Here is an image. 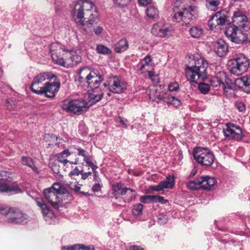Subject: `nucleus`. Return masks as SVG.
I'll list each match as a JSON object with an SVG mask.
<instances>
[{
  "label": "nucleus",
  "instance_id": "33",
  "mask_svg": "<svg viewBox=\"0 0 250 250\" xmlns=\"http://www.w3.org/2000/svg\"><path fill=\"white\" fill-rule=\"evenodd\" d=\"M155 96L159 99L163 100L164 102L169 104H170L172 98L173 97L168 92H162V93L159 92L158 94L157 93Z\"/></svg>",
  "mask_w": 250,
  "mask_h": 250
},
{
  "label": "nucleus",
  "instance_id": "10",
  "mask_svg": "<svg viewBox=\"0 0 250 250\" xmlns=\"http://www.w3.org/2000/svg\"><path fill=\"white\" fill-rule=\"evenodd\" d=\"M240 26L228 27L225 33L227 38L232 42L237 44H241L246 41L248 38L246 34L242 30Z\"/></svg>",
  "mask_w": 250,
  "mask_h": 250
},
{
  "label": "nucleus",
  "instance_id": "41",
  "mask_svg": "<svg viewBox=\"0 0 250 250\" xmlns=\"http://www.w3.org/2000/svg\"><path fill=\"white\" fill-rule=\"evenodd\" d=\"M235 106L239 112H242L246 110V105L242 102H236Z\"/></svg>",
  "mask_w": 250,
  "mask_h": 250
},
{
  "label": "nucleus",
  "instance_id": "58",
  "mask_svg": "<svg viewBox=\"0 0 250 250\" xmlns=\"http://www.w3.org/2000/svg\"><path fill=\"white\" fill-rule=\"evenodd\" d=\"M84 161L86 162V164L88 166L90 167L91 164L93 163L90 160V156H87L86 157L84 158Z\"/></svg>",
  "mask_w": 250,
  "mask_h": 250
},
{
  "label": "nucleus",
  "instance_id": "22",
  "mask_svg": "<svg viewBox=\"0 0 250 250\" xmlns=\"http://www.w3.org/2000/svg\"><path fill=\"white\" fill-rule=\"evenodd\" d=\"M1 192L14 194L22 192V190L17 185H8L2 182H0V193Z\"/></svg>",
  "mask_w": 250,
  "mask_h": 250
},
{
  "label": "nucleus",
  "instance_id": "43",
  "mask_svg": "<svg viewBox=\"0 0 250 250\" xmlns=\"http://www.w3.org/2000/svg\"><path fill=\"white\" fill-rule=\"evenodd\" d=\"M179 88V85L178 83L174 82L170 83L168 85V90L170 92H174L177 91Z\"/></svg>",
  "mask_w": 250,
  "mask_h": 250
},
{
  "label": "nucleus",
  "instance_id": "16",
  "mask_svg": "<svg viewBox=\"0 0 250 250\" xmlns=\"http://www.w3.org/2000/svg\"><path fill=\"white\" fill-rule=\"evenodd\" d=\"M126 89V85L116 76L109 78V91L115 94L123 93Z\"/></svg>",
  "mask_w": 250,
  "mask_h": 250
},
{
  "label": "nucleus",
  "instance_id": "15",
  "mask_svg": "<svg viewBox=\"0 0 250 250\" xmlns=\"http://www.w3.org/2000/svg\"><path fill=\"white\" fill-rule=\"evenodd\" d=\"M226 126V128L223 130V133L226 139L239 141L244 137L241 128L236 125L227 123Z\"/></svg>",
  "mask_w": 250,
  "mask_h": 250
},
{
  "label": "nucleus",
  "instance_id": "63",
  "mask_svg": "<svg viewBox=\"0 0 250 250\" xmlns=\"http://www.w3.org/2000/svg\"><path fill=\"white\" fill-rule=\"evenodd\" d=\"M94 174H95V177L94 178V181H95L97 183H102L101 179L98 176V175L96 174V173H95Z\"/></svg>",
  "mask_w": 250,
  "mask_h": 250
},
{
  "label": "nucleus",
  "instance_id": "51",
  "mask_svg": "<svg viewBox=\"0 0 250 250\" xmlns=\"http://www.w3.org/2000/svg\"><path fill=\"white\" fill-rule=\"evenodd\" d=\"M93 31L96 35H100L102 33L103 28L100 26H98L93 29Z\"/></svg>",
  "mask_w": 250,
  "mask_h": 250
},
{
  "label": "nucleus",
  "instance_id": "6",
  "mask_svg": "<svg viewBox=\"0 0 250 250\" xmlns=\"http://www.w3.org/2000/svg\"><path fill=\"white\" fill-rule=\"evenodd\" d=\"M175 14L173 17L174 21L180 22L183 21L187 26L190 22H193L198 15L197 8L195 6H189L188 7H182L178 11L174 10Z\"/></svg>",
  "mask_w": 250,
  "mask_h": 250
},
{
  "label": "nucleus",
  "instance_id": "53",
  "mask_svg": "<svg viewBox=\"0 0 250 250\" xmlns=\"http://www.w3.org/2000/svg\"><path fill=\"white\" fill-rule=\"evenodd\" d=\"M160 198V196H155V195H150V202H155L157 203L159 202V199Z\"/></svg>",
  "mask_w": 250,
  "mask_h": 250
},
{
  "label": "nucleus",
  "instance_id": "2",
  "mask_svg": "<svg viewBox=\"0 0 250 250\" xmlns=\"http://www.w3.org/2000/svg\"><path fill=\"white\" fill-rule=\"evenodd\" d=\"M73 18L86 33L92 32V25L98 20V14L92 2L89 0L79 1L75 5Z\"/></svg>",
  "mask_w": 250,
  "mask_h": 250
},
{
  "label": "nucleus",
  "instance_id": "49",
  "mask_svg": "<svg viewBox=\"0 0 250 250\" xmlns=\"http://www.w3.org/2000/svg\"><path fill=\"white\" fill-rule=\"evenodd\" d=\"M76 149L78 151V155L82 156L84 158L85 157H86L87 156H88L87 155H86V151H85V150H84L80 147L76 148Z\"/></svg>",
  "mask_w": 250,
  "mask_h": 250
},
{
  "label": "nucleus",
  "instance_id": "44",
  "mask_svg": "<svg viewBox=\"0 0 250 250\" xmlns=\"http://www.w3.org/2000/svg\"><path fill=\"white\" fill-rule=\"evenodd\" d=\"M50 167L55 173L58 174L60 172V167L57 162L55 161L53 163H51Z\"/></svg>",
  "mask_w": 250,
  "mask_h": 250
},
{
  "label": "nucleus",
  "instance_id": "17",
  "mask_svg": "<svg viewBox=\"0 0 250 250\" xmlns=\"http://www.w3.org/2000/svg\"><path fill=\"white\" fill-rule=\"evenodd\" d=\"M227 14V12L224 10L216 13L210 18L208 21L210 26L213 27H216V25L225 24L227 21H229L228 20V17L226 15Z\"/></svg>",
  "mask_w": 250,
  "mask_h": 250
},
{
  "label": "nucleus",
  "instance_id": "3",
  "mask_svg": "<svg viewBox=\"0 0 250 250\" xmlns=\"http://www.w3.org/2000/svg\"><path fill=\"white\" fill-rule=\"evenodd\" d=\"M198 62L199 63H201V65L187 67L186 76L188 80L190 82L199 83L198 88L200 92L202 94H206L210 89V85L206 83H200V82L204 81L207 78V68L208 63L206 61L202 59Z\"/></svg>",
  "mask_w": 250,
  "mask_h": 250
},
{
  "label": "nucleus",
  "instance_id": "30",
  "mask_svg": "<svg viewBox=\"0 0 250 250\" xmlns=\"http://www.w3.org/2000/svg\"><path fill=\"white\" fill-rule=\"evenodd\" d=\"M189 32L192 38H199L203 35L204 30L200 27L193 26L189 29Z\"/></svg>",
  "mask_w": 250,
  "mask_h": 250
},
{
  "label": "nucleus",
  "instance_id": "9",
  "mask_svg": "<svg viewBox=\"0 0 250 250\" xmlns=\"http://www.w3.org/2000/svg\"><path fill=\"white\" fill-rule=\"evenodd\" d=\"M0 213L6 217L8 223L23 224L27 222V215L16 208H0Z\"/></svg>",
  "mask_w": 250,
  "mask_h": 250
},
{
  "label": "nucleus",
  "instance_id": "56",
  "mask_svg": "<svg viewBox=\"0 0 250 250\" xmlns=\"http://www.w3.org/2000/svg\"><path fill=\"white\" fill-rule=\"evenodd\" d=\"M45 136H49L51 139H54L56 141H58V140L59 139L60 141H61L62 142H63L64 141V140L62 138H60L57 137L55 135H54L53 134H46Z\"/></svg>",
  "mask_w": 250,
  "mask_h": 250
},
{
  "label": "nucleus",
  "instance_id": "28",
  "mask_svg": "<svg viewBox=\"0 0 250 250\" xmlns=\"http://www.w3.org/2000/svg\"><path fill=\"white\" fill-rule=\"evenodd\" d=\"M67 63L71 66H76L81 62V57L77 54L72 55L69 53V56L66 59Z\"/></svg>",
  "mask_w": 250,
  "mask_h": 250
},
{
  "label": "nucleus",
  "instance_id": "62",
  "mask_svg": "<svg viewBox=\"0 0 250 250\" xmlns=\"http://www.w3.org/2000/svg\"><path fill=\"white\" fill-rule=\"evenodd\" d=\"M73 189L75 191V192L77 193V192H80V190L81 189V187L78 185H75L74 186Z\"/></svg>",
  "mask_w": 250,
  "mask_h": 250
},
{
  "label": "nucleus",
  "instance_id": "42",
  "mask_svg": "<svg viewBox=\"0 0 250 250\" xmlns=\"http://www.w3.org/2000/svg\"><path fill=\"white\" fill-rule=\"evenodd\" d=\"M114 3L121 7L126 6L131 0H113Z\"/></svg>",
  "mask_w": 250,
  "mask_h": 250
},
{
  "label": "nucleus",
  "instance_id": "23",
  "mask_svg": "<svg viewBox=\"0 0 250 250\" xmlns=\"http://www.w3.org/2000/svg\"><path fill=\"white\" fill-rule=\"evenodd\" d=\"M201 188L207 190H210L216 184L217 181L215 178L209 176L199 177Z\"/></svg>",
  "mask_w": 250,
  "mask_h": 250
},
{
  "label": "nucleus",
  "instance_id": "39",
  "mask_svg": "<svg viewBox=\"0 0 250 250\" xmlns=\"http://www.w3.org/2000/svg\"><path fill=\"white\" fill-rule=\"evenodd\" d=\"M143 205L141 204H138L133 206L132 212L134 215L138 216L142 213Z\"/></svg>",
  "mask_w": 250,
  "mask_h": 250
},
{
  "label": "nucleus",
  "instance_id": "37",
  "mask_svg": "<svg viewBox=\"0 0 250 250\" xmlns=\"http://www.w3.org/2000/svg\"><path fill=\"white\" fill-rule=\"evenodd\" d=\"M16 101L15 98H11L6 100L5 106L9 110H14L16 107Z\"/></svg>",
  "mask_w": 250,
  "mask_h": 250
},
{
  "label": "nucleus",
  "instance_id": "46",
  "mask_svg": "<svg viewBox=\"0 0 250 250\" xmlns=\"http://www.w3.org/2000/svg\"><path fill=\"white\" fill-rule=\"evenodd\" d=\"M170 104L173 105L175 107H178L181 105V103L179 99L173 96L172 98Z\"/></svg>",
  "mask_w": 250,
  "mask_h": 250
},
{
  "label": "nucleus",
  "instance_id": "31",
  "mask_svg": "<svg viewBox=\"0 0 250 250\" xmlns=\"http://www.w3.org/2000/svg\"><path fill=\"white\" fill-rule=\"evenodd\" d=\"M93 247H86L83 245L76 244L72 246H64L62 250H94Z\"/></svg>",
  "mask_w": 250,
  "mask_h": 250
},
{
  "label": "nucleus",
  "instance_id": "4",
  "mask_svg": "<svg viewBox=\"0 0 250 250\" xmlns=\"http://www.w3.org/2000/svg\"><path fill=\"white\" fill-rule=\"evenodd\" d=\"M62 194H66L68 198H72L66 188L59 183H54L51 187L46 188L43 191L45 199L54 208H59L60 202L59 195Z\"/></svg>",
  "mask_w": 250,
  "mask_h": 250
},
{
  "label": "nucleus",
  "instance_id": "11",
  "mask_svg": "<svg viewBox=\"0 0 250 250\" xmlns=\"http://www.w3.org/2000/svg\"><path fill=\"white\" fill-rule=\"evenodd\" d=\"M62 106L63 110L75 114H80L83 108L88 107L87 103L83 99L64 100Z\"/></svg>",
  "mask_w": 250,
  "mask_h": 250
},
{
  "label": "nucleus",
  "instance_id": "24",
  "mask_svg": "<svg viewBox=\"0 0 250 250\" xmlns=\"http://www.w3.org/2000/svg\"><path fill=\"white\" fill-rule=\"evenodd\" d=\"M129 47V44L125 38H122L115 44L114 51L117 53H121L126 51Z\"/></svg>",
  "mask_w": 250,
  "mask_h": 250
},
{
  "label": "nucleus",
  "instance_id": "47",
  "mask_svg": "<svg viewBox=\"0 0 250 250\" xmlns=\"http://www.w3.org/2000/svg\"><path fill=\"white\" fill-rule=\"evenodd\" d=\"M8 177V173L5 171H0V180H6Z\"/></svg>",
  "mask_w": 250,
  "mask_h": 250
},
{
  "label": "nucleus",
  "instance_id": "20",
  "mask_svg": "<svg viewBox=\"0 0 250 250\" xmlns=\"http://www.w3.org/2000/svg\"><path fill=\"white\" fill-rule=\"evenodd\" d=\"M247 21V18L243 13L239 10L234 11L232 18V26H239L245 29V23Z\"/></svg>",
  "mask_w": 250,
  "mask_h": 250
},
{
  "label": "nucleus",
  "instance_id": "12",
  "mask_svg": "<svg viewBox=\"0 0 250 250\" xmlns=\"http://www.w3.org/2000/svg\"><path fill=\"white\" fill-rule=\"evenodd\" d=\"M52 79H57V76L54 73L51 72H44L41 73L35 76L31 84V90L36 94H38L37 91H41V87H43V82L45 80H51Z\"/></svg>",
  "mask_w": 250,
  "mask_h": 250
},
{
  "label": "nucleus",
  "instance_id": "52",
  "mask_svg": "<svg viewBox=\"0 0 250 250\" xmlns=\"http://www.w3.org/2000/svg\"><path fill=\"white\" fill-rule=\"evenodd\" d=\"M150 200V195H144L140 197V201L141 203L146 204L147 203V201Z\"/></svg>",
  "mask_w": 250,
  "mask_h": 250
},
{
  "label": "nucleus",
  "instance_id": "26",
  "mask_svg": "<svg viewBox=\"0 0 250 250\" xmlns=\"http://www.w3.org/2000/svg\"><path fill=\"white\" fill-rule=\"evenodd\" d=\"M70 155V153L68 149H65L61 152V153H58L56 155L55 161L58 163H63L64 165H65L68 161L66 159V157Z\"/></svg>",
  "mask_w": 250,
  "mask_h": 250
},
{
  "label": "nucleus",
  "instance_id": "7",
  "mask_svg": "<svg viewBox=\"0 0 250 250\" xmlns=\"http://www.w3.org/2000/svg\"><path fill=\"white\" fill-rule=\"evenodd\" d=\"M210 85L214 87L223 89L224 93L229 90H233L234 88L233 81L231 80L226 72H219L217 75L211 78Z\"/></svg>",
  "mask_w": 250,
  "mask_h": 250
},
{
  "label": "nucleus",
  "instance_id": "50",
  "mask_svg": "<svg viewBox=\"0 0 250 250\" xmlns=\"http://www.w3.org/2000/svg\"><path fill=\"white\" fill-rule=\"evenodd\" d=\"M41 209L43 214L46 215L49 212V209L46 204H44L41 208Z\"/></svg>",
  "mask_w": 250,
  "mask_h": 250
},
{
  "label": "nucleus",
  "instance_id": "13",
  "mask_svg": "<svg viewBox=\"0 0 250 250\" xmlns=\"http://www.w3.org/2000/svg\"><path fill=\"white\" fill-rule=\"evenodd\" d=\"M61 86L59 81L54 79L53 82H46L43 87H41V91H37L38 95H44L45 97L52 98L55 97Z\"/></svg>",
  "mask_w": 250,
  "mask_h": 250
},
{
  "label": "nucleus",
  "instance_id": "55",
  "mask_svg": "<svg viewBox=\"0 0 250 250\" xmlns=\"http://www.w3.org/2000/svg\"><path fill=\"white\" fill-rule=\"evenodd\" d=\"M117 122L120 123L123 127L126 128L127 126L124 120H123L120 116L117 119Z\"/></svg>",
  "mask_w": 250,
  "mask_h": 250
},
{
  "label": "nucleus",
  "instance_id": "35",
  "mask_svg": "<svg viewBox=\"0 0 250 250\" xmlns=\"http://www.w3.org/2000/svg\"><path fill=\"white\" fill-rule=\"evenodd\" d=\"M187 186L188 188L191 190H197L201 188L200 178L188 182Z\"/></svg>",
  "mask_w": 250,
  "mask_h": 250
},
{
  "label": "nucleus",
  "instance_id": "38",
  "mask_svg": "<svg viewBox=\"0 0 250 250\" xmlns=\"http://www.w3.org/2000/svg\"><path fill=\"white\" fill-rule=\"evenodd\" d=\"M239 83L246 88H250V76H244L238 80Z\"/></svg>",
  "mask_w": 250,
  "mask_h": 250
},
{
  "label": "nucleus",
  "instance_id": "32",
  "mask_svg": "<svg viewBox=\"0 0 250 250\" xmlns=\"http://www.w3.org/2000/svg\"><path fill=\"white\" fill-rule=\"evenodd\" d=\"M137 193L135 190L127 188V190L125 192V201L127 202H130L132 200H134L136 198Z\"/></svg>",
  "mask_w": 250,
  "mask_h": 250
},
{
  "label": "nucleus",
  "instance_id": "40",
  "mask_svg": "<svg viewBox=\"0 0 250 250\" xmlns=\"http://www.w3.org/2000/svg\"><path fill=\"white\" fill-rule=\"evenodd\" d=\"M168 217L166 215L160 214L158 216V222L160 225H165L167 223Z\"/></svg>",
  "mask_w": 250,
  "mask_h": 250
},
{
  "label": "nucleus",
  "instance_id": "61",
  "mask_svg": "<svg viewBox=\"0 0 250 250\" xmlns=\"http://www.w3.org/2000/svg\"><path fill=\"white\" fill-rule=\"evenodd\" d=\"M159 202L163 204H166L168 202V200H165L163 197L160 196V198L159 199Z\"/></svg>",
  "mask_w": 250,
  "mask_h": 250
},
{
  "label": "nucleus",
  "instance_id": "18",
  "mask_svg": "<svg viewBox=\"0 0 250 250\" xmlns=\"http://www.w3.org/2000/svg\"><path fill=\"white\" fill-rule=\"evenodd\" d=\"M62 49V46L58 43H52L50 48L53 61L61 66H65V63H67L66 60L64 61L62 58L58 56V52L60 53V51Z\"/></svg>",
  "mask_w": 250,
  "mask_h": 250
},
{
  "label": "nucleus",
  "instance_id": "27",
  "mask_svg": "<svg viewBox=\"0 0 250 250\" xmlns=\"http://www.w3.org/2000/svg\"><path fill=\"white\" fill-rule=\"evenodd\" d=\"M127 188L125 187L124 184L121 183H117L113 186V190L115 195H120L125 196Z\"/></svg>",
  "mask_w": 250,
  "mask_h": 250
},
{
  "label": "nucleus",
  "instance_id": "59",
  "mask_svg": "<svg viewBox=\"0 0 250 250\" xmlns=\"http://www.w3.org/2000/svg\"><path fill=\"white\" fill-rule=\"evenodd\" d=\"M37 205L40 208L44 204L42 198H37L36 199Z\"/></svg>",
  "mask_w": 250,
  "mask_h": 250
},
{
  "label": "nucleus",
  "instance_id": "57",
  "mask_svg": "<svg viewBox=\"0 0 250 250\" xmlns=\"http://www.w3.org/2000/svg\"><path fill=\"white\" fill-rule=\"evenodd\" d=\"M91 174V172L89 171L87 172H83L82 170L81 172L82 179L83 180H85L88 177V176L90 175Z\"/></svg>",
  "mask_w": 250,
  "mask_h": 250
},
{
  "label": "nucleus",
  "instance_id": "29",
  "mask_svg": "<svg viewBox=\"0 0 250 250\" xmlns=\"http://www.w3.org/2000/svg\"><path fill=\"white\" fill-rule=\"evenodd\" d=\"M146 14L150 19H155L159 17V11L154 6H150L146 9Z\"/></svg>",
  "mask_w": 250,
  "mask_h": 250
},
{
  "label": "nucleus",
  "instance_id": "5",
  "mask_svg": "<svg viewBox=\"0 0 250 250\" xmlns=\"http://www.w3.org/2000/svg\"><path fill=\"white\" fill-rule=\"evenodd\" d=\"M228 68L231 73L240 76L246 72L250 66L249 59L243 54H237L228 62Z\"/></svg>",
  "mask_w": 250,
  "mask_h": 250
},
{
  "label": "nucleus",
  "instance_id": "19",
  "mask_svg": "<svg viewBox=\"0 0 250 250\" xmlns=\"http://www.w3.org/2000/svg\"><path fill=\"white\" fill-rule=\"evenodd\" d=\"M174 184V177L173 175H169L158 185L151 186L150 189L152 190L160 191L165 188H171Z\"/></svg>",
  "mask_w": 250,
  "mask_h": 250
},
{
  "label": "nucleus",
  "instance_id": "8",
  "mask_svg": "<svg viewBox=\"0 0 250 250\" xmlns=\"http://www.w3.org/2000/svg\"><path fill=\"white\" fill-rule=\"evenodd\" d=\"M193 155L198 164L206 167L211 166L215 160L213 153L207 148H195L193 151Z\"/></svg>",
  "mask_w": 250,
  "mask_h": 250
},
{
  "label": "nucleus",
  "instance_id": "64",
  "mask_svg": "<svg viewBox=\"0 0 250 250\" xmlns=\"http://www.w3.org/2000/svg\"><path fill=\"white\" fill-rule=\"evenodd\" d=\"M130 250H143V249L137 246H133L130 248Z\"/></svg>",
  "mask_w": 250,
  "mask_h": 250
},
{
  "label": "nucleus",
  "instance_id": "60",
  "mask_svg": "<svg viewBox=\"0 0 250 250\" xmlns=\"http://www.w3.org/2000/svg\"><path fill=\"white\" fill-rule=\"evenodd\" d=\"M144 61L145 62V64L148 65L149 62L151 61L150 56L149 55L146 56L144 59Z\"/></svg>",
  "mask_w": 250,
  "mask_h": 250
},
{
  "label": "nucleus",
  "instance_id": "45",
  "mask_svg": "<svg viewBox=\"0 0 250 250\" xmlns=\"http://www.w3.org/2000/svg\"><path fill=\"white\" fill-rule=\"evenodd\" d=\"M103 187L102 183H96L92 187L91 190L92 191L96 192L101 190Z\"/></svg>",
  "mask_w": 250,
  "mask_h": 250
},
{
  "label": "nucleus",
  "instance_id": "36",
  "mask_svg": "<svg viewBox=\"0 0 250 250\" xmlns=\"http://www.w3.org/2000/svg\"><path fill=\"white\" fill-rule=\"evenodd\" d=\"M206 4L208 9L215 11L220 4V0H206Z\"/></svg>",
  "mask_w": 250,
  "mask_h": 250
},
{
  "label": "nucleus",
  "instance_id": "14",
  "mask_svg": "<svg viewBox=\"0 0 250 250\" xmlns=\"http://www.w3.org/2000/svg\"><path fill=\"white\" fill-rule=\"evenodd\" d=\"M151 32L155 37L168 38L172 34V28L167 23L158 22L153 25Z\"/></svg>",
  "mask_w": 250,
  "mask_h": 250
},
{
  "label": "nucleus",
  "instance_id": "48",
  "mask_svg": "<svg viewBox=\"0 0 250 250\" xmlns=\"http://www.w3.org/2000/svg\"><path fill=\"white\" fill-rule=\"evenodd\" d=\"M81 172L82 170H80L77 167H76L74 170L69 172V175L70 176H72L73 175L78 176L80 174H81Z\"/></svg>",
  "mask_w": 250,
  "mask_h": 250
},
{
  "label": "nucleus",
  "instance_id": "1",
  "mask_svg": "<svg viewBox=\"0 0 250 250\" xmlns=\"http://www.w3.org/2000/svg\"><path fill=\"white\" fill-rule=\"evenodd\" d=\"M103 80V75L98 69L88 67L80 68L75 78L76 82H85L91 88L88 99L92 104L99 102L103 98L104 93L99 86Z\"/></svg>",
  "mask_w": 250,
  "mask_h": 250
},
{
  "label": "nucleus",
  "instance_id": "54",
  "mask_svg": "<svg viewBox=\"0 0 250 250\" xmlns=\"http://www.w3.org/2000/svg\"><path fill=\"white\" fill-rule=\"evenodd\" d=\"M151 1L152 0H138L139 4L144 6L150 4Z\"/></svg>",
  "mask_w": 250,
  "mask_h": 250
},
{
  "label": "nucleus",
  "instance_id": "25",
  "mask_svg": "<svg viewBox=\"0 0 250 250\" xmlns=\"http://www.w3.org/2000/svg\"><path fill=\"white\" fill-rule=\"evenodd\" d=\"M21 162L22 165L30 167L35 173H40V171L34 164L33 159L31 158L26 156H22L21 158Z\"/></svg>",
  "mask_w": 250,
  "mask_h": 250
},
{
  "label": "nucleus",
  "instance_id": "34",
  "mask_svg": "<svg viewBox=\"0 0 250 250\" xmlns=\"http://www.w3.org/2000/svg\"><path fill=\"white\" fill-rule=\"evenodd\" d=\"M97 53L102 55H109L112 51L110 49L103 44H97L96 48Z\"/></svg>",
  "mask_w": 250,
  "mask_h": 250
},
{
  "label": "nucleus",
  "instance_id": "21",
  "mask_svg": "<svg viewBox=\"0 0 250 250\" xmlns=\"http://www.w3.org/2000/svg\"><path fill=\"white\" fill-rule=\"evenodd\" d=\"M214 52L219 57H223L228 52V46L222 39H219L214 43Z\"/></svg>",
  "mask_w": 250,
  "mask_h": 250
}]
</instances>
